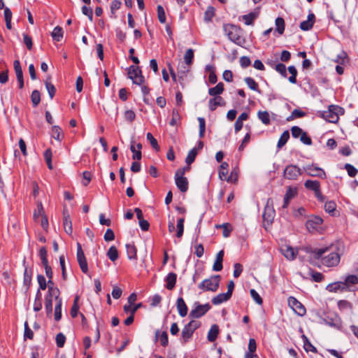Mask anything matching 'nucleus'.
Segmentation results:
<instances>
[{
    "mask_svg": "<svg viewBox=\"0 0 358 358\" xmlns=\"http://www.w3.org/2000/svg\"><path fill=\"white\" fill-rule=\"evenodd\" d=\"M301 250L311 254L315 259H321L322 263L328 267L336 266L340 262V255L336 252V246L333 244L321 248L308 245L301 248Z\"/></svg>",
    "mask_w": 358,
    "mask_h": 358,
    "instance_id": "1",
    "label": "nucleus"
},
{
    "mask_svg": "<svg viewBox=\"0 0 358 358\" xmlns=\"http://www.w3.org/2000/svg\"><path fill=\"white\" fill-rule=\"evenodd\" d=\"M225 34L232 42L241 43V28L231 24H224L223 27Z\"/></svg>",
    "mask_w": 358,
    "mask_h": 358,
    "instance_id": "2",
    "label": "nucleus"
},
{
    "mask_svg": "<svg viewBox=\"0 0 358 358\" xmlns=\"http://www.w3.org/2000/svg\"><path fill=\"white\" fill-rule=\"evenodd\" d=\"M127 73L129 78L133 81L134 84L140 85L144 83V77L138 66L134 65L129 66Z\"/></svg>",
    "mask_w": 358,
    "mask_h": 358,
    "instance_id": "3",
    "label": "nucleus"
},
{
    "mask_svg": "<svg viewBox=\"0 0 358 358\" xmlns=\"http://www.w3.org/2000/svg\"><path fill=\"white\" fill-rule=\"evenodd\" d=\"M194 305L195 306L194 308L189 313V317L192 318H199L210 309V306L208 303L201 305L199 302H195Z\"/></svg>",
    "mask_w": 358,
    "mask_h": 358,
    "instance_id": "4",
    "label": "nucleus"
},
{
    "mask_svg": "<svg viewBox=\"0 0 358 358\" xmlns=\"http://www.w3.org/2000/svg\"><path fill=\"white\" fill-rule=\"evenodd\" d=\"M284 177L288 180H296L299 176L302 174V171L296 165H288L285 167Z\"/></svg>",
    "mask_w": 358,
    "mask_h": 358,
    "instance_id": "5",
    "label": "nucleus"
},
{
    "mask_svg": "<svg viewBox=\"0 0 358 358\" xmlns=\"http://www.w3.org/2000/svg\"><path fill=\"white\" fill-rule=\"evenodd\" d=\"M303 170L306 173L312 177L326 178V173L324 170L315 164H310L303 166Z\"/></svg>",
    "mask_w": 358,
    "mask_h": 358,
    "instance_id": "6",
    "label": "nucleus"
},
{
    "mask_svg": "<svg viewBox=\"0 0 358 358\" xmlns=\"http://www.w3.org/2000/svg\"><path fill=\"white\" fill-rule=\"evenodd\" d=\"M77 260L81 271L84 273H87L88 271L87 262L81 245L79 243H77Z\"/></svg>",
    "mask_w": 358,
    "mask_h": 358,
    "instance_id": "7",
    "label": "nucleus"
},
{
    "mask_svg": "<svg viewBox=\"0 0 358 358\" xmlns=\"http://www.w3.org/2000/svg\"><path fill=\"white\" fill-rule=\"evenodd\" d=\"M288 303L298 315L303 316L306 314V310L305 307L296 298L290 296L288 299Z\"/></svg>",
    "mask_w": 358,
    "mask_h": 358,
    "instance_id": "8",
    "label": "nucleus"
},
{
    "mask_svg": "<svg viewBox=\"0 0 358 358\" xmlns=\"http://www.w3.org/2000/svg\"><path fill=\"white\" fill-rule=\"evenodd\" d=\"M272 206L273 200L272 199L269 198L267 200L266 206L265 207L264 212L262 215L264 221L266 222L268 224H270L274 218L275 211Z\"/></svg>",
    "mask_w": 358,
    "mask_h": 358,
    "instance_id": "9",
    "label": "nucleus"
},
{
    "mask_svg": "<svg viewBox=\"0 0 358 358\" xmlns=\"http://www.w3.org/2000/svg\"><path fill=\"white\" fill-rule=\"evenodd\" d=\"M220 275H215L208 279L204 280L206 282V290L215 292L219 287Z\"/></svg>",
    "mask_w": 358,
    "mask_h": 358,
    "instance_id": "10",
    "label": "nucleus"
},
{
    "mask_svg": "<svg viewBox=\"0 0 358 358\" xmlns=\"http://www.w3.org/2000/svg\"><path fill=\"white\" fill-rule=\"evenodd\" d=\"M229 166L228 163L222 162L220 165V169L219 171V176L221 180H227V182H236L237 180V176L235 175L234 179H233V173H231L230 176L227 178L228 171L227 168Z\"/></svg>",
    "mask_w": 358,
    "mask_h": 358,
    "instance_id": "11",
    "label": "nucleus"
},
{
    "mask_svg": "<svg viewBox=\"0 0 358 358\" xmlns=\"http://www.w3.org/2000/svg\"><path fill=\"white\" fill-rule=\"evenodd\" d=\"M175 182L177 187L182 192H186L188 189V180L187 178L182 175L175 174Z\"/></svg>",
    "mask_w": 358,
    "mask_h": 358,
    "instance_id": "12",
    "label": "nucleus"
},
{
    "mask_svg": "<svg viewBox=\"0 0 358 358\" xmlns=\"http://www.w3.org/2000/svg\"><path fill=\"white\" fill-rule=\"evenodd\" d=\"M63 225L64 231L68 234H71L73 232L72 223L70 218V215L68 210L64 208L63 210Z\"/></svg>",
    "mask_w": 358,
    "mask_h": 358,
    "instance_id": "13",
    "label": "nucleus"
},
{
    "mask_svg": "<svg viewBox=\"0 0 358 358\" xmlns=\"http://www.w3.org/2000/svg\"><path fill=\"white\" fill-rule=\"evenodd\" d=\"M323 220L318 216H315L309 219L306 224V228L309 231L316 230L322 224Z\"/></svg>",
    "mask_w": 358,
    "mask_h": 358,
    "instance_id": "14",
    "label": "nucleus"
},
{
    "mask_svg": "<svg viewBox=\"0 0 358 358\" xmlns=\"http://www.w3.org/2000/svg\"><path fill=\"white\" fill-rule=\"evenodd\" d=\"M23 265L25 266V260L23 261ZM31 279H32V270L28 269L27 266H24V278H23V285L26 287L25 292H28L31 284Z\"/></svg>",
    "mask_w": 358,
    "mask_h": 358,
    "instance_id": "15",
    "label": "nucleus"
},
{
    "mask_svg": "<svg viewBox=\"0 0 358 358\" xmlns=\"http://www.w3.org/2000/svg\"><path fill=\"white\" fill-rule=\"evenodd\" d=\"M322 115L324 120L331 123L337 122L339 118L336 115V112L331 109L330 106H329V110L327 111H324Z\"/></svg>",
    "mask_w": 358,
    "mask_h": 358,
    "instance_id": "16",
    "label": "nucleus"
},
{
    "mask_svg": "<svg viewBox=\"0 0 358 358\" xmlns=\"http://www.w3.org/2000/svg\"><path fill=\"white\" fill-rule=\"evenodd\" d=\"M315 15L313 13H310L308 15L307 20L303 21L300 24V29L303 31H308L312 29L314 22H315Z\"/></svg>",
    "mask_w": 358,
    "mask_h": 358,
    "instance_id": "17",
    "label": "nucleus"
},
{
    "mask_svg": "<svg viewBox=\"0 0 358 358\" xmlns=\"http://www.w3.org/2000/svg\"><path fill=\"white\" fill-rule=\"evenodd\" d=\"M297 194V190L296 188H292L291 187H288L286 193L284 196V203L282 205V208H285L288 206L289 201L293 199Z\"/></svg>",
    "mask_w": 358,
    "mask_h": 358,
    "instance_id": "18",
    "label": "nucleus"
},
{
    "mask_svg": "<svg viewBox=\"0 0 358 358\" xmlns=\"http://www.w3.org/2000/svg\"><path fill=\"white\" fill-rule=\"evenodd\" d=\"M225 102L220 96H215L209 100V109L214 111L217 106H224Z\"/></svg>",
    "mask_w": 358,
    "mask_h": 358,
    "instance_id": "19",
    "label": "nucleus"
},
{
    "mask_svg": "<svg viewBox=\"0 0 358 358\" xmlns=\"http://www.w3.org/2000/svg\"><path fill=\"white\" fill-rule=\"evenodd\" d=\"M259 16V8L254 12H251L247 15H244L242 16L243 20L246 25H252L254 24V21Z\"/></svg>",
    "mask_w": 358,
    "mask_h": 358,
    "instance_id": "20",
    "label": "nucleus"
},
{
    "mask_svg": "<svg viewBox=\"0 0 358 358\" xmlns=\"http://www.w3.org/2000/svg\"><path fill=\"white\" fill-rule=\"evenodd\" d=\"M224 257V251L220 250L216 255L215 261L213 266V270L215 271H220L222 269V262Z\"/></svg>",
    "mask_w": 358,
    "mask_h": 358,
    "instance_id": "21",
    "label": "nucleus"
},
{
    "mask_svg": "<svg viewBox=\"0 0 358 358\" xmlns=\"http://www.w3.org/2000/svg\"><path fill=\"white\" fill-rule=\"evenodd\" d=\"M177 279V275L175 273H169L165 278V282H166V288L169 290H172L176 285Z\"/></svg>",
    "mask_w": 358,
    "mask_h": 358,
    "instance_id": "22",
    "label": "nucleus"
},
{
    "mask_svg": "<svg viewBox=\"0 0 358 358\" xmlns=\"http://www.w3.org/2000/svg\"><path fill=\"white\" fill-rule=\"evenodd\" d=\"M176 306L179 315L181 317L186 316L187 314L188 309L182 298L179 297L177 299Z\"/></svg>",
    "mask_w": 358,
    "mask_h": 358,
    "instance_id": "23",
    "label": "nucleus"
},
{
    "mask_svg": "<svg viewBox=\"0 0 358 358\" xmlns=\"http://www.w3.org/2000/svg\"><path fill=\"white\" fill-rule=\"evenodd\" d=\"M327 289L329 292H336L339 290H341V291L346 290V283H343V282H337L331 283V284H329L327 287Z\"/></svg>",
    "mask_w": 358,
    "mask_h": 358,
    "instance_id": "24",
    "label": "nucleus"
},
{
    "mask_svg": "<svg viewBox=\"0 0 358 358\" xmlns=\"http://www.w3.org/2000/svg\"><path fill=\"white\" fill-rule=\"evenodd\" d=\"M219 334V327L217 324H213L208 333V340L210 342H214L218 336Z\"/></svg>",
    "mask_w": 358,
    "mask_h": 358,
    "instance_id": "25",
    "label": "nucleus"
},
{
    "mask_svg": "<svg viewBox=\"0 0 358 358\" xmlns=\"http://www.w3.org/2000/svg\"><path fill=\"white\" fill-rule=\"evenodd\" d=\"M231 297V296L227 293L219 294L212 299V303L214 305H219L223 302L227 301Z\"/></svg>",
    "mask_w": 358,
    "mask_h": 358,
    "instance_id": "26",
    "label": "nucleus"
},
{
    "mask_svg": "<svg viewBox=\"0 0 358 358\" xmlns=\"http://www.w3.org/2000/svg\"><path fill=\"white\" fill-rule=\"evenodd\" d=\"M224 92V84L219 83L215 87L208 90V94L210 96H217Z\"/></svg>",
    "mask_w": 358,
    "mask_h": 358,
    "instance_id": "27",
    "label": "nucleus"
},
{
    "mask_svg": "<svg viewBox=\"0 0 358 358\" xmlns=\"http://www.w3.org/2000/svg\"><path fill=\"white\" fill-rule=\"evenodd\" d=\"M193 333L194 331H192L191 329L188 328L187 326H185L181 333V342L182 343H187L188 340L192 336Z\"/></svg>",
    "mask_w": 358,
    "mask_h": 358,
    "instance_id": "28",
    "label": "nucleus"
},
{
    "mask_svg": "<svg viewBox=\"0 0 358 358\" xmlns=\"http://www.w3.org/2000/svg\"><path fill=\"white\" fill-rule=\"evenodd\" d=\"M127 253L128 258L129 259H137V250L134 245L133 244H127L126 245Z\"/></svg>",
    "mask_w": 358,
    "mask_h": 358,
    "instance_id": "29",
    "label": "nucleus"
},
{
    "mask_svg": "<svg viewBox=\"0 0 358 358\" xmlns=\"http://www.w3.org/2000/svg\"><path fill=\"white\" fill-rule=\"evenodd\" d=\"M50 77H48L46 78V80H45L44 83H45V87L47 89V91L49 94L50 99H52L55 94V92H56V88L54 86V85H52L50 83Z\"/></svg>",
    "mask_w": 358,
    "mask_h": 358,
    "instance_id": "30",
    "label": "nucleus"
},
{
    "mask_svg": "<svg viewBox=\"0 0 358 358\" xmlns=\"http://www.w3.org/2000/svg\"><path fill=\"white\" fill-rule=\"evenodd\" d=\"M63 29L61 27L57 26L55 27L51 33V36L53 40L56 41H60L63 38Z\"/></svg>",
    "mask_w": 358,
    "mask_h": 358,
    "instance_id": "31",
    "label": "nucleus"
},
{
    "mask_svg": "<svg viewBox=\"0 0 358 358\" xmlns=\"http://www.w3.org/2000/svg\"><path fill=\"white\" fill-rule=\"evenodd\" d=\"M282 251L284 256L289 260H293L296 257V251L290 246H286Z\"/></svg>",
    "mask_w": 358,
    "mask_h": 358,
    "instance_id": "32",
    "label": "nucleus"
},
{
    "mask_svg": "<svg viewBox=\"0 0 358 358\" xmlns=\"http://www.w3.org/2000/svg\"><path fill=\"white\" fill-rule=\"evenodd\" d=\"M52 136L59 141H61L64 138L62 129L59 126L55 125L52 127Z\"/></svg>",
    "mask_w": 358,
    "mask_h": 358,
    "instance_id": "33",
    "label": "nucleus"
},
{
    "mask_svg": "<svg viewBox=\"0 0 358 358\" xmlns=\"http://www.w3.org/2000/svg\"><path fill=\"white\" fill-rule=\"evenodd\" d=\"M304 186L306 189L313 190V192L316 191L318 188L320 187V183L317 180H308L305 182Z\"/></svg>",
    "mask_w": 358,
    "mask_h": 358,
    "instance_id": "34",
    "label": "nucleus"
},
{
    "mask_svg": "<svg viewBox=\"0 0 358 358\" xmlns=\"http://www.w3.org/2000/svg\"><path fill=\"white\" fill-rule=\"evenodd\" d=\"M215 10L214 7L211 6H208L206 10L204 13V21L206 22H211L213 17L215 15Z\"/></svg>",
    "mask_w": 358,
    "mask_h": 358,
    "instance_id": "35",
    "label": "nucleus"
},
{
    "mask_svg": "<svg viewBox=\"0 0 358 358\" xmlns=\"http://www.w3.org/2000/svg\"><path fill=\"white\" fill-rule=\"evenodd\" d=\"M289 138V131L286 130L282 134V135L278 142V145H277L278 148L280 149V148H282L287 143Z\"/></svg>",
    "mask_w": 358,
    "mask_h": 358,
    "instance_id": "36",
    "label": "nucleus"
},
{
    "mask_svg": "<svg viewBox=\"0 0 358 358\" xmlns=\"http://www.w3.org/2000/svg\"><path fill=\"white\" fill-rule=\"evenodd\" d=\"M194 59V50L192 48H189L186 50L185 55H184V61L185 63L190 66L192 65Z\"/></svg>",
    "mask_w": 358,
    "mask_h": 358,
    "instance_id": "37",
    "label": "nucleus"
},
{
    "mask_svg": "<svg viewBox=\"0 0 358 358\" xmlns=\"http://www.w3.org/2000/svg\"><path fill=\"white\" fill-rule=\"evenodd\" d=\"M197 149L196 148L192 149L189 152H188V155L185 159V162L187 165H190L191 164H192L194 160H195V158L197 155Z\"/></svg>",
    "mask_w": 358,
    "mask_h": 358,
    "instance_id": "38",
    "label": "nucleus"
},
{
    "mask_svg": "<svg viewBox=\"0 0 358 358\" xmlns=\"http://www.w3.org/2000/svg\"><path fill=\"white\" fill-rule=\"evenodd\" d=\"M31 100L34 107L37 106L41 101V94L37 90H34L31 94Z\"/></svg>",
    "mask_w": 358,
    "mask_h": 358,
    "instance_id": "39",
    "label": "nucleus"
},
{
    "mask_svg": "<svg viewBox=\"0 0 358 358\" xmlns=\"http://www.w3.org/2000/svg\"><path fill=\"white\" fill-rule=\"evenodd\" d=\"M306 115V113L299 110V109H294L292 112V114L287 117V121L289 122V121H292L295 118H299V117H304Z\"/></svg>",
    "mask_w": 358,
    "mask_h": 358,
    "instance_id": "40",
    "label": "nucleus"
},
{
    "mask_svg": "<svg viewBox=\"0 0 358 358\" xmlns=\"http://www.w3.org/2000/svg\"><path fill=\"white\" fill-rule=\"evenodd\" d=\"M107 256L112 261L115 262L118 259V251L115 246H111L107 252Z\"/></svg>",
    "mask_w": 358,
    "mask_h": 358,
    "instance_id": "41",
    "label": "nucleus"
},
{
    "mask_svg": "<svg viewBox=\"0 0 358 358\" xmlns=\"http://www.w3.org/2000/svg\"><path fill=\"white\" fill-rule=\"evenodd\" d=\"M52 150L50 148H48L44 152V158H45V160L48 165V167L50 170H52L53 169V166L52 164Z\"/></svg>",
    "mask_w": 358,
    "mask_h": 358,
    "instance_id": "42",
    "label": "nucleus"
},
{
    "mask_svg": "<svg viewBox=\"0 0 358 358\" xmlns=\"http://www.w3.org/2000/svg\"><path fill=\"white\" fill-rule=\"evenodd\" d=\"M244 80L250 89L260 92V91L258 89V85L253 78L250 77H247L244 79Z\"/></svg>",
    "mask_w": 358,
    "mask_h": 358,
    "instance_id": "43",
    "label": "nucleus"
},
{
    "mask_svg": "<svg viewBox=\"0 0 358 358\" xmlns=\"http://www.w3.org/2000/svg\"><path fill=\"white\" fill-rule=\"evenodd\" d=\"M343 283H346V290H349V286L350 285H355L358 283V278L355 275H348Z\"/></svg>",
    "mask_w": 358,
    "mask_h": 358,
    "instance_id": "44",
    "label": "nucleus"
},
{
    "mask_svg": "<svg viewBox=\"0 0 358 358\" xmlns=\"http://www.w3.org/2000/svg\"><path fill=\"white\" fill-rule=\"evenodd\" d=\"M276 30L280 34H282L285 31V20L282 17H277L275 20Z\"/></svg>",
    "mask_w": 358,
    "mask_h": 358,
    "instance_id": "45",
    "label": "nucleus"
},
{
    "mask_svg": "<svg viewBox=\"0 0 358 358\" xmlns=\"http://www.w3.org/2000/svg\"><path fill=\"white\" fill-rule=\"evenodd\" d=\"M45 307L48 315H51L52 312V299L50 295H46L45 299Z\"/></svg>",
    "mask_w": 358,
    "mask_h": 358,
    "instance_id": "46",
    "label": "nucleus"
},
{
    "mask_svg": "<svg viewBox=\"0 0 358 358\" xmlns=\"http://www.w3.org/2000/svg\"><path fill=\"white\" fill-rule=\"evenodd\" d=\"M79 296H76L74 299L73 304L71 309V315L72 317H76L78 315L79 306H78Z\"/></svg>",
    "mask_w": 358,
    "mask_h": 358,
    "instance_id": "47",
    "label": "nucleus"
},
{
    "mask_svg": "<svg viewBox=\"0 0 358 358\" xmlns=\"http://www.w3.org/2000/svg\"><path fill=\"white\" fill-rule=\"evenodd\" d=\"M131 306L132 305L124 306V311L127 313H130L131 315H134L135 313L137 311V310L142 306V303H139L135 305L134 307H131Z\"/></svg>",
    "mask_w": 358,
    "mask_h": 358,
    "instance_id": "48",
    "label": "nucleus"
},
{
    "mask_svg": "<svg viewBox=\"0 0 358 358\" xmlns=\"http://www.w3.org/2000/svg\"><path fill=\"white\" fill-rule=\"evenodd\" d=\"M184 222H185V219L183 217H181V218L178 219V222H177L178 231H177V234H176V236L178 238H181L183 234Z\"/></svg>",
    "mask_w": 358,
    "mask_h": 358,
    "instance_id": "49",
    "label": "nucleus"
},
{
    "mask_svg": "<svg viewBox=\"0 0 358 358\" xmlns=\"http://www.w3.org/2000/svg\"><path fill=\"white\" fill-rule=\"evenodd\" d=\"M258 117L261 120L262 123L264 124L267 125V124H269L271 122L269 114L267 111H259L258 113Z\"/></svg>",
    "mask_w": 358,
    "mask_h": 358,
    "instance_id": "50",
    "label": "nucleus"
},
{
    "mask_svg": "<svg viewBox=\"0 0 358 358\" xmlns=\"http://www.w3.org/2000/svg\"><path fill=\"white\" fill-rule=\"evenodd\" d=\"M288 71L291 73V76L289 78V81L291 83L295 84L296 83L297 70L294 66H289Z\"/></svg>",
    "mask_w": 358,
    "mask_h": 358,
    "instance_id": "51",
    "label": "nucleus"
},
{
    "mask_svg": "<svg viewBox=\"0 0 358 358\" xmlns=\"http://www.w3.org/2000/svg\"><path fill=\"white\" fill-rule=\"evenodd\" d=\"M13 66L15 71L17 79H20L22 77H23V72L19 60L14 61Z\"/></svg>",
    "mask_w": 358,
    "mask_h": 358,
    "instance_id": "52",
    "label": "nucleus"
},
{
    "mask_svg": "<svg viewBox=\"0 0 358 358\" xmlns=\"http://www.w3.org/2000/svg\"><path fill=\"white\" fill-rule=\"evenodd\" d=\"M62 317V299H59L55 308V320L59 321Z\"/></svg>",
    "mask_w": 358,
    "mask_h": 358,
    "instance_id": "53",
    "label": "nucleus"
},
{
    "mask_svg": "<svg viewBox=\"0 0 358 358\" xmlns=\"http://www.w3.org/2000/svg\"><path fill=\"white\" fill-rule=\"evenodd\" d=\"M157 16L159 21L161 23H165L166 22V15L165 11L162 6L158 5L157 6Z\"/></svg>",
    "mask_w": 358,
    "mask_h": 358,
    "instance_id": "54",
    "label": "nucleus"
},
{
    "mask_svg": "<svg viewBox=\"0 0 358 358\" xmlns=\"http://www.w3.org/2000/svg\"><path fill=\"white\" fill-rule=\"evenodd\" d=\"M336 204L334 201H327L325 203L324 210L326 212L333 214L334 212L336 210Z\"/></svg>",
    "mask_w": 358,
    "mask_h": 358,
    "instance_id": "55",
    "label": "nucleus"
},
{
    "mask_svg": "<svg viewBox=\"0 0 358 358\" xmlns=\"http://www.w3.org/2000/svg\"><path fill=\"white\" fill-rule=\"evenodd\" d=\"M44 214L43 206L41 201H38L37 203V209L34 213V219L36 220L39 216H43Z\"/></svg>",
    "mask_w": 358,
    "mask_h": 358,
    "instance_id": "56",
    "label": "nucleus"
},
{
    "mask_svg": "<svg viewBox=\"0 0 358 358\" xmlns=\"http://www.w3.org/2000/svg\"><path fill=\"white\" fill-rule=\"evenodd\" d=\"M130 150L133 152L132 159L134 160H140L141 159V157H142L141 151L137 150L133 143L130 145Z\"/></svg>",
    "mask_w": 358,
    "mask_h": 358,
    "instance_id": "57",
    "label": "nucleus"
},
{
    "mask_svg": "<svg viewBox=\"0 0 358 358\" xmlns=\"http://www.w3.org/2000/svg\"><path fill=\"white\" fill-rule=\"evenodd\" d=\"M198 121L199 123V137L203 138L206 131V121L203 117H198Z\"/></svg>",
    "mask_w": 358,
    "mask_h": 358,
    "instance_id": "58",
    "label": "nucleus"
},
{
    "mask_svg": "<svg viewBox=\"0 0 358 358\" xmlns=\"http://www.w3.org/2000/svg\"><path fill=\"white\" fill-rule=\"evenodd\" d=\"M275 69L276 71L280 73L281 76L284 78H286L287 76V69L285 64L282 63H279L275 66Z\"/></svg>",
    "mask_w": 358,
    "mask_h": 358,
    "instance_id": "59",
    "label": "nucleus"
},
{
    "mask_svg": "<svg viewBox=\"0 0 358 358\" xmlns=\"http://www.w3.org/2000/svg\"><path fill=\"white\" fill-rule=\"evenodd\" d=\"M147 139L150 141L152 147L155 149L157 151L159 150V147L158 145L157 140L153 137L151 133H148L146 135Z\"/></svg>",
    "mask_w": 358,
    "mask_h": 358,
    "instance_id": "60",
    "label": "nucleus"
},
{
    "mask_svg": "<svg viewBox=\"0 0 358 358\" xmlns=\"http://www.w3.org/2000/svg\"><path fill=\"white\" fill-rule=\"evenodd\" d=\"M39 256L41 259L43 265L48 264V261L47 259V249L45 247H42L39 250Z\"/></svg>",
    "mask_w": 358,
    "mask_h": 358,
    "instance_id": "61",
    "label": "nucleus"
},
{
    "mask_svg": "<svg viewBox=\"0 0 358 358\" xmlns=\"http://www.w3.org/2000/svg\"><path fill=\"white\" fill-rule=\"evenodd\" d=\"M345 169L348 171V175L350 177H355L357 174V169H355L352 165L350 164H345Z\"/></svg>",
    "mask_w": 358,
    "mask_h": 358,
    "instance_id": "62",
    "label": "nucleus"
},
{
    "mask_svg": "<svg viewBox=\"0 0 358 358\" xmlns=\"http://www.w3.org/2000/svg\"><path fill=\"white\" fill-rule=\"evenodd\" d=\"M66 337L62 333H59L56 336V343L57 347L62 348L64 345Z\"/></svg>",
    "mask_w": 358,
    "mask_h": 358,
    "instance_id": "63",
    "label": "nucleus"
},
{
    "mask_svg": "<svg viewBox=\"0 0 358 358\" xmlns=\"http://www.w3.org/2000/svg\"><path fill=\"white\" fill-rule=\"evenodd\" d=\"M250 295H251L252 298L255 300V301L257 304L262 305L263 303V300H262V297L254 289H250Z\"/></svg>",
    "mask_w": 358,
    "mask_h": 358,
    "instance_id": "64",
    "label": "nucleus"
}]
</instances>
